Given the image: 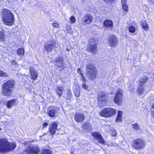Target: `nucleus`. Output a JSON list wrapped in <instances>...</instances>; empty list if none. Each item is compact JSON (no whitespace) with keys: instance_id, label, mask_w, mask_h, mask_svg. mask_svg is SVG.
I'll return each instance as SVG.
<instances>
[{"instance_id":"1","label":"nucleus","mask_w":154,"mask_h":154,"mask_svg":"<svg viewBox=\"0 0 154 154\" xmlns=\"http://www.w3.org/2000/svg\"><path fill=\"white\" fill-rule=\"evenodd\" d=\"M2 17L3 22L7 26H11L14 22V16L11 12L6 9H3Z\"/></svg>"},{"instance_id":"2","label":"nucleus","mask_w":154,"mask_h":154,"mask_svg":"<svg viewBox=\"0 0 154 154\" xmlns=\"http://www.w3.org/2000/svg\"><path fill=\"white\" fill-rule=\"evenodd\" d=\"M16 146V144L13 143H9L5 139H0V151L8 152L14 150Z\"/></svg>"},{"instance_id":"3","label":"nucleus","mask_w":154,"mask_h":154,"mask_svg":"<svg viewBox=\"0 0 154 154\" xmlns=\"http://www.w3.org/2000/svg\"><path fill=\"white\" fill-rule=\"evenodd\" d=\"M14 81L10 80L4 83L2 87V94L4 96H9L11 93L12 89L14 85Z\"/></svg>"},{"instance_id":"4","label":"nucleus","mask_w":154,"mask_h":154,"mask_svg":"<svg viewBox=\"0 0 154 154\" xmlns=\"http://www.w3.org/2000/svg\"><path fill=\"white\" fill-rule=\"evenodd\" d=\"M86 76L90 80L94 79L97 73L95 67L91 64L88 65L86 66Z\"/></svg>"},{"instance_id":"5","label":"nucleus","mask_w":154,"mask_h":154,"mask_svg":"<svg viewBox=\"0 0 154 154\" xmlns=\"http://www.w3.org/2000/svg\"><path fill=\"white\" fill-rule=\"evenodd\" d=\"M116 112V109L110 107L106 108L101 111L100 115L101 116L108 118L115 115Z\"/></svg>"},{"instance_id":"6","label":"nucleus","mask_w":154,"mask_h":154,"mask_svg":"<svg viewBox=\"0 0 154 154\" xmlns=\"http://www.w3.org/2000/svg\"><path fill=\"white\" fill-rule=\"evenodd\" d=\"M108 94L103 92H99L98 94L97 100L99 107L104 106L107 102Z\"/></svg>"},{"instance_id":"7","label":"nucleus","mask_w":154,"mask_h":154,"mask_svg":"<svg viewBox=\"0 0 154 154\" xmlns=\"http://www.w3.org/2000/svg\"><path fill=\"white\" fill-rule=\"evenodd\" d=\"M132 146L136 149H142L145 146V143L142 139H137L134 140L132 143Z\"/></svg>"},{"instance_id":"8","label":"nucleus","mask_w":154,"mask_h":154,"mask_svg":"<svg viewBox=\"0 0 154 154\" xmlns=\"http://www.w3.org/2000/svg\"><path fill=\"white\" fill-rule=\"evenodd\" d=\"M123 96L122 90L121 89H118L114 100L115 103L118 105H120L122 101Z\"/></svg>"},{"instance_id":"9","label":"nucleus","mask_w":154,"mask_h":154,"mask_svg":"<svg viewBox=\"0 0 154 154\" xmlns=\"http://www.w3.org/2000/svg\"><path fill=\"white\" fill-rule=\"evenodd\" d=\"M59 125V123L57 122H53L49 128V132L52 135H54L57 130V126Z\"/></svg>"},{"instance_id":"10","label":"nucleus","mask_w":154,"mask_h":154,"mask_svg":"<svg viewBox=\"0 0 154 154\" xmlns=\"http://www.w3.org/2000/svg\"><path fill=\"white\" fill-rule=\"evenodd\" d=\"M118 39L114 35L110 36L108 41V42L110 46L114 47L117 44Z\"/></svg>"},{"instance_id":"11","label":"nucleus","mask_w":154,"mask_h":154,"mask_svg":"<svg viewBox=\"0 0 154 154\" xmlns=\"http://www.w3.org/2000/svg\"><path fill=\"white\" fill-rule=\"evenodd\" d=\"M74 119L77 122H82L85 119V116L84 114L82 113H76L74 115Z\"/></svg>"},{"instance_id":"12","label":"nucleus","mask_w":154,"mask_h":154,"mask_svg":"<svg viewBox=\"0 0 154 154\" xmlns=\"http://www.w3.org/2000/svg\"><path fill=\"white\" fill-rule=\"evenodd\" d=\"M55 46V43L52 41H49L45 46V49L48 53L51 52Z\"/></svg>"},{"instance_id":"13","label":"nucleus","mask_w":154,"mask_h":154,"mask_svg":"<svg viewBox=\"0 0 154 154\" xmlns=\"http://www.w3.org/2000/svg\"><path fill=\"white\" fill-rule=\"evenodd\" d=\"M91 135L94 138L97 139L98 141L103 144L105 143V140H104L100 134L96 132H93Z\"/></svg>"},{"instance_id":"14","label":"nucleus","mask_w":154,"mask_h":154,"mask_svg":"<svg viewBox=\"0 0 154 154\" xmlns=\"http://www.w3.org/2000/svg\"><path fill=\"white\" fill-rule=\"evenodd\" d=\"M97 48L96 44L95 43L93 42L89 44L87 50L88 51L94 54L97 51Z\"/></svg>"},{"instance_id":"15","label":"nucleus","mask_w":154,"mask_h":154,"mask_svg":"<svg viewBox=\"0 0 154 154\" xmlns=\"http://www.w3.org/2000/svg\"><path fill=\"white\" fill-rule=\"evenodd\" d=\"M57 112L55 108L54 107H49L47 111L48 115L51 117H55L56 113Z\"/></svg>"},{"instance_id":"16","label":"nucleus","mask_w":154,"mask_h":154,"mask_svg":"<svg viewBox=\"0 0 154 154\" xmlns=\"http://www.w3.org/2000/svg\"><path fill=\"white\" fill-rule=\"evenodd\" d=\"M73 91L76 97H79L80 93V88L79 85L77 83L74 84Z\"/></svg>"},{"instance_id":"17","label":"nucleus","mask_w":154,"mask_h":154,"mask_svg":"<svg viewBox=\"0 0 154 154\" xmlns=\"http://www.w3.org/2000/svg\"><path fill=\"white\" fill-rule=\"evenodd\" d=\"M28 151V154H38L40 150L37 146H35L31 148H29Z\"/></svg>"},{"instance_id":"18","label":"nucleus","mask_w":154,"mask_h":154,"mask_svg":"<svg viewBox=\"0 0 154 154\" xmlns=\"http://www.w3.org/2000/svg\"><path fill=\"white\" fill-rule=\"evenodd\" d=\"M92 20V17L90 14L86 15L82 20L85 24H89L91 22Z\"/></svg>"},{"instance_id":"19","label":"nucleus","mask_w":154,"mask_h":154,"mask_svg":"<svg viewBox=\"0 0 154 154\" xmlns=\"http://www.w3.org/2000/svg\"><path fill=\"white\" fill-rule=\"evenodd\" d=\"M104 26L106 27L112 28L113 26V23L112 21L109 19L105 20L103 23Z\"/></svg>"},{"instance_id":"20","label":"nucleus","mask_w":154,"mask_h":154,"mask_svg":"<svg viewBox=\"0 0 154 154\" xmlns=\"http://www.w3.org/2000/svg\"><path fill=\"white\" fill-rule=\"evenodd\" d=\"M30 72L32 79L34 80H35L38 76L37 71L35 70L34 68H31L30 69Z\"/></svg>"},{"instance_id":"21","label":"nucleus","mask_w":154,"mask_h":154,"mask_svg":"<svg viewBox=\"0 0 154 154\" xmlns=\"http://www.w3.org/2000/svg\"><path fill=\"white\" fill-rule=\"evenodd\" d=\"M83 127L87 132L90 131L92 129L91 125L88 122H86L83 125Z\"/></svg>"},{"instance_id":"22","label":"nucleus","mask_w":154,"mask_h":154,"mask_svg":"<svg viewBox=\"0 0 154 154\" xmlns=\"http://www.w3.org/2000/svg\"><path fill=\"white\" fill-rule=\"evenodd\" d=\"M145 89L144 86L138 84L137 89V93L139 94H141L144 92Z\"/></svg>"},{"instance_id":"23","label":"nucleus","mask_w":154,"mask_h":154,"mask_svg":"<svg viewBox=\"0 0 154 154\" xmlns=\"http://www.w3.org/2000/svg\"><path fill=\"white\" fill-rule=\"evenodd\" d=\"M63 89L62 87H57L56 88L57 94L60 96L62 95L63 92Z\"/></svg>"},{"instance_id":"24","label":"nucleus","mask_w":154,"mask_h":154,"mask_svg":"<svg viewBox=\"0 0 154 154\" xmlns=\"http://www.w3.org/2000/svg\"><path fill=\"white\" fill-rule=\"evenodd\" d=\"M122 112L120 111H118L116 121L117 122H121L122 121Z\"/></svg>"},{"instance_id":"25","label":"nucleus","mask_w":154,"mask_h":154,"mask_svg":"<svg viewBox=\"0 0 154 154\" xmlns=\"http://www.w3.org/2000/svg\"><path fill=\"white\" fill-rule=\"evenodd\" d=\"M147 78L146 77H142L140 80V82L138 84L140 85H143L147 81Z\"/></svg>"},{"instance_id":"26","label":"nucleus","mask_w":154,"mask_h":154,"mask_svg":"<svg viewBox=\"0 0 154 154\" xmlns=\"http://www.w3.org/2000/svg\"><path fill=\"white\" fill-rule=\"evenodd\" d=\"M132 127L134 130L138 131L140 128L139 124L137 122H136L135 123L132 125Z\"/></svg>"},{"instance_id":"27","label":"nucleus","mask_w":154,"mask_h":154,"mask_svg":"<svg viewBox=\"0 0 154 154\" xmlns=\"http://www.w3.org/2000/svg\"><path fill=\"white\" fill-rule=\"evenodd\" d=\"M141 26L142 28L146 31H148L149 29V27L147 22L145 21L142 22Z\"/></svg>"},{"instance_id":"28","label":"nucleus","mask_w":154,"mask_h":154,"mask_svg":"<svg viewBox=\"0 0 154 154\" xmlns=\"http://www.w3.org/2000/svg\"><path fill=\"white\" fill-rule=\"evenodd\" d=\"M14 102L15 100H14L8 101L7 104V107L9 108H10L14 105Z\"/></svg>"},{"instance_id":"29","label":"nucleus","mask_w":154,"mask_h":154,"mask_svg":"<svg viewBox=\"0 0 154 154\" xmlns=\"http://www.w3.org/2000/svg\"><path fill=\"white\" fill-rule=\"evenodd\" d=\"M66 99H69L72 97V94H71V91L70 90H68L66 93Z\"/></svg>"},{"instance_id":"30","label":"nucleus","mask_w":154,"mask_h":154,"mask_svg":"<svg viewBox=\"0 0 154 154\" xmlns=\"http://www.w3.org/2000/svg\"><path fill=\"white\" fill-rule=\"evenodd\" d=\"M40 154H52V152L49 150L44 149L42 151Z\"/></svg>"},{"instance_id":"31","label":"nucleus","mask_w":154,"mask_h":154,"mask_svg":"<svg viewBox=\"0 0 154 154\" xmlns=\"http://www.w3.org/2000/svg\"><path fill=\"white\" fill-rule=\"evenodd\" d=\"M24 49L23 48H20L17 50V53L18 55H23L24 54Z\"/></svg>"},{"instance_id":"32","label":"nucleus","mask_w":154,"mask_h":154,"mask_svg":"<svg viewBox=\"0 0 154 154\" xmlns=\"http://www.w3.org/2000/svg\"><path fill=\"white\" fill-rule=\"evenodd\" d=\"M56 60L57 62L62 64L63 63V58L60 57H58L57 58Z\"/></svg>"},{"instance_id":"33","label":"nucleus","mask_w":154,"mask_h":154,"mask_svg":"<svg viewBox=\"0 0 154 154\" xmlns=\"http://www.w3.org/2000/svg\"><path fill=\"white\" fill-rule=\"evenodd\" d=\"M110 133L112 136L115 137L117 135L116 131L113 128L110 129Z\"/></svg>"},{"instance_id":"34","label":"nucleus","mask_w":154,"mask_h":154,"mask_svg":"<svg viewBox=\"0 0 154 154\" xmlns=\"http://www.w3.org/2000/svg\"><path fill=\"white\" fill-rule=\"evenodd\" d=\"M122 8L123 10L125 12H127L128 11V6L126 4H122Z\"/></svg>"},{"instance_id":"35","label":"nucleus","mask_w":154,"mask_h":154,"mask_svg":"<svg viewBox=\"0 0 154 154\" xmlns=\"http://www.w3.org/2000/svg\"><path fill=\"white\" fill-rule=\"evenodd\" d=\"M5 40V35L4 33L2 32H0V40L4 41Z\"/></svg>"},{"instance_id":"36","label":"nucleus","mask_w":154,"mask_h":154,"mask_svg":"<svg viewBox=\"0 0 154 154\" xmlns=\"http://www.w3.org/2000/svg\"><path fill=\"white\" fill-rule=\"evenodd\" d=\"M129 29L130 32L131 33L134 32L135 31V27L132 26H130L129 28Z\"/></svg>"},{"instance_id":"37","label":"nucleus","mask_w":154,"mask_h":154,"mask_svg":"<svg viewBox=\"0 0 154 154\" xmlns=\"http://www.w3.org/2000/svg\"><path fill=\"white\" fill-rule=\"evenodd\" d=\"M150 112L152 116L154 118V103L152 104V108L150 109Z\"/></svg>"},{"instance_id":"38","label":"nucleus","mask_w":154,"mask_h":154,"mask_svg":"<svg viewBox=\"0 0 154 154\" xmlns=\"http://www.w3.org/2000/svg\"><path fill=\"white\" fill-rule=\"evenodd\" d=\"M128 88L131 92H133L134 89V86L132 85H131V86L129 85V86L128 87Z\"/></svg>"},{"instance_id":"39","label":"nucleus","mask_w":154,"mask_h":154,"mask_svg":"<svg viewBox=\"0 0 154 154\" xmlns=\"http://www.w3.org/2000/svg\"><path fill=\"white\" fill-rule=\"evenodd\" d=\"M7 76V73L2 71L0 70V77L6 76Z\"/></svg>"},{"instance_id":"40","label":"nucleus","mask_w":154,"mask_h":154,"mask_svg":"<svg viewBox=\"0 0 154 154\" xmlns=\"http://www.w3.org/2000/svg\"><path fill=\"white\" fill-rule=\"evenodd\" d=\"M70 21H71L70 23H74L75 21V18L74 16H72L70 19Z\"/></svg>"},{"instance_id":"41","label":"nucleus","mask_w":154,"mask_h":154,"mask_svg":"<svg viewBox=\"0 0 154 154\" xmlns=\"http://www.w3.org/2000/svg\"><path fill=\"white\" fill-rule=\"evenodd\" d=\"M81 76L82 78L81 80H82V83H86V80L84 77V75H82Z\"/></svg>"},{"instance_id":"42","label":"nucleus","mask_w":154,"mask_h":154,"mask_svg":"<svg viewBox=\"0 0 154 154\" xmlns=\"http://www.w3.org/2000/svg\"><path fill=\"white\" fill-rule=\"evenodd\" d=\"M86 83H82V87L85 89L87 90L88 88V86L86 85Z\"/></svg>"},{"instance_id":"43","label":"nucleus","mask_w":154,"mask_h":154,"mask_svg":"<svg viewBox=\"0 0 154 154\" xmlns=\"http://www.w3.org/2000/svg\"><path fill=\"white\" fill-rule=\"evenodd\" d=\"M53 25L54 27L57 28L59 27V25L57 23H55L53 24Z\"/></svg>"},{"instance_id":"44","label":"nucleus","mask_w":154,"mask_h":154,"mask_svg":"<svg viewBox=\"0 0 154 154\" xmlns=\"http://www.w3.org/2000/svg\"><path fill=\"white\" fill-rule=\"evenodd\" d=\"M77 71H78V72L81 75V76L82 75H83L82 73V71L79 68L78 69Z\"/></svg>"},{"instance_id":"45","label":"nucleus","mask_w":154,"mask_h":154,"mask_svg":"<svg viewBox=\"0 0 154 154\" xmlns=\"http://www.w3.org/2000/svg\"><path fill=\"white\" fill-rule=\"evenodd\" d=\"M114 0H103V1L106 3H111Z\"/></svg>"},{"instance_id":"46","label":"nucleus","mask_w":154,"mask_h":154,"mask_svg":"<svg viewBox=\"0 0 154 154\" xmlns=\"http://www.w3.org/2000/svg\"><path fill=\"white\" fill-rule=\"evenodd\" d=\"M48 125V123L46 122H44L43 124V126H44L46 127V126H47Z\"/></svg>"},{"instance_id":"47","label":"nucleus","mask_w":154,"mask_h":154,"mask_svg":"<svg viewBox=\"0 0 154 154\" xmlns=\"http://www.w3.org/2000/svg\"><path fill=\"white\" fill-rule=\"evenodd\" d=\"M126 0H122V4H126Z\"/></svg>"},{"instance_id":"48","label":"nucleus","mask_w":154,"mask_h":154,"mask_svg":"<svg viewBox=\"0 0 154 154\" xmlns=\"http://www.w3.org/2000/svg\"><path fill=\"white\" fill-rule=\"evenodd\" d=\"M112 144L113 146H116L117 145V144L116 143H112Z\"/></svg>"},{"instance_id":"49","label":"nucleus","mask_w":154,"mask_h":154,"mask_svg":"<svg viewBox=\"0 0 154 154\" xmlns=\"http://www.w3.org/2000/svg\"><path fill=\"white\" fill-rule=\"evenodd\" d=\"M71 154H74L72 152H71Z\"/></svg>"},{"instance_id":"50","label":"nucleus","mask_w":154,"mask_h":154,"mask_svg":"<svg viewBox=\"0 0 154 154\" xmlns=\"http://www.w3.org/2000/svg\"><path fill=\"white\" fill-rule=\"evenodd\" d=\"M12 64H14L13 62H12Z\"/></svg>"}]
</instances>
